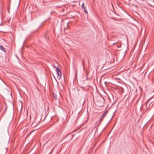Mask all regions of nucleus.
Listing matches in <instances>:
<instances>
[{"mask_svg": "<svg viewBox=\"0 0 154 154\" xmlns=\"http://www.w3.org/2000/svg\"><path fill=\"white\" fill-rule=\"evenodd\" d=\"M115 44H116V43H114L113 44V45H115Z\"/></svg>", "mask_w": 154, "mask_h": 154, "instance_id": "nucleus-12", "label": "nucleus"}, {"mask_svg": "<svg viewBox=\"0 0 154 154\" xmlns=\"http://www.w3.org/2000/svg\"><path fill=\"white\" fill-rule=\"evenodd\" d=\"M82 89H84V87H80Z\"/></svg>", "mask_w": 154, "mask_h": 154, "instance_id": "nucleus-8", "label": "nucleus"}, {"mask_svg": "<svg viewBox=\"0 0 154 154\" xmlns=\"http://www.w3.org/2000/svg\"><path fill=\"white\" fill-rule=\"evenodd\" d=\"M36 88H37V89L38 90V87H36Z\"/></svg>", "mask_w": 154, "mask_h": 154, "instance_id": "nucleus-13", "label": "nucleus"}, {"mask_svg": "<svg viewBox=\"0 0 154 154\" xmlns=\"http://www.w3.org/2000/svg\"><path fill=\"white\" fill-rule=\"evenodd\" d=\"M100 106H103V104L99 105Z\"/></svg>", "mask_w": 154, "mask_h": 154, "instance_id": "nucleus-9", "label": "nucleus"}, {"mask_svg": "<svg viewBox=\"0 0 154 154\" xmlns=\"http://www.w3.org/2000/svg\"><path fill=\"white\" fill-rule=\"evenodd\" d=\"M0 48L1 50L4 52L6 51L5 48L2 45L0 46Z\"/></svg>", "mask_w": 154, "mask_h": 154, "instance_id": "nucleus-4", "label": "nucleus"}, {"mask_svg": "<svg viewBox=\"0 0 154 154\" xmlns=\"http://www.w3.org/2000/svg\"><path fill=\"white\" fill-rule=\"evenodd\" d=\"M82 7L84 9H86V8L85 7V5L84 3H82Z\"/></svg>", "mask_w": 154, "mask_h": 154, "instance_id": "nucleus-5", "label": "nucleus"}, {"mask_svg": "<svg viewBox=\"0 0 154 154\" xmlns=\"http://www.w3.org/2000/svg\"><path fill=\"white\" fill-rule=\"evenodd\" d=\"M119 45H117V46L118 48H120L121 47V43H119Z\"/></svg>", "mask_w": 154, "mask_h": 154, "instance_id": "nucleus-7", "label": "nucleus"}, {"mask_svg": "<svg viewBox=\"0 0 154 154\" xmlns=\"http://www.w3.org/2000/svg\"><path fill=\"white\" fill-rule=\"evenodd\" d=\"M84 12H85L86 14H87L88 13V12H87V11L86 10H85V9H84Z\"/></svg>", "mask_w": 154, "mask_h": 154, "instance_id": "nucleus-6", "label": "nucleus"}, {"mask_svg": "<svg viewBox=\"0 0 154 154\" xmlns=\"http://www.w3.org/2000/svg\"><path fill=\"white\" fill-rule=\"evenodd\" d=\"M108 112V111L107 110H106L103 113L101 116L100 119V122H101L104 119V118L106 117V115Z\"/></svg>", "mask_w": 154, "mask_h": 154, "instance_id": "nucleus-2", "label": "nucleus"}, {"mask_svg": "<svg viewBox=\"0 0 154 154\" xmlns=\"http://www.w3.org/2000/svg\"><path fill=\"white\" fill-rule=\"evenodd\" d=\"M54 68H57L54 65Z\"/></svg>", "mask_w": 154, "mask_h": 154, "instance_id": "nucleus-10", "label": "nucleus"}, {"mask_svg": "<svg viewBox=\"0 0 154 154\" xmlns=\"http://www.w3.org/2000/svg\"><path fill=\"white\" fill-rule=\"evenodd\" d=\"M56 71L58 75V78L60 79L62 77V72L60 69L58 67L56 68Z\"/></svg>", "mask_w": 154, "mask_h": 154, "instance_id": "nucleus-1", "label": "nucleus"}, {"mask_svg": "<svg viewBox=\"0 0 154 154\" xmlns=\"http://www.w3.org/2000/svg\"><path fill=\"white\" fill-rule=\"evenodd\" d=\"M97 100L99 103H102L104 101V99L103 97L100 96L97 97Z\"/></svg>", "mask_w": 154, "mask_h": 154, "instance_id": "nucleus-3", "label": "nucleus"}, {"mask_svg": "<svg viewBox=\"0 0 154 154\" xmlns=\"http://www.w3.org/2000/svg\"><path fill=\"white\" fill-rule=\"evenodd\" d=\"M76 88V89L77 90H78V88Z\"/></svg>", "mask_w": 154, "mask_h": 154, "instance_id": "nucleus-15", "label": "nucleus"}, {"mask_svg": "<svg viewBox=\"0 0 154 154\" xmlns=\"http://www.w3.org/2000/svg\"><path fill=\"white\" fill-rule=\"evenodd\" d=\"M139 88H140V89H141V87H139Z\"/></svg>", "mask_w": 154, "mask_h": 154, "instance_id": "nucleus-14", "label": "nucleus"}, {"mask_svg": "<svg viewBox=\"0 0 154 154\" xmlns=\"http://www.w3.org/2000/svg\"><path fill=\"white\" fill-rule=\"evenodd\" d=\"M114 89H116V87H113Z\"/></svg>", "mask_w": 154, "mask_h": 154, "instance_id": "nucleus-11", "label": "nucleus"}]
</instances>
